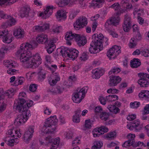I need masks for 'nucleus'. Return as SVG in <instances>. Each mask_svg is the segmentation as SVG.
Wrapping results in <instances>:
<instances>
[{
    "instance_id": "nucleus-1",
    "label": "nucleus",
    "mask_w": 149,
    "mask_h": 149,
    "mask_svg": "<svg viewBox=\"0 0 149 149\" xmlns=\"http://www.w3.org/2000/svg\"><path fill=\"white\" fill-rule=\"evenodd\" d=\"M20 53V61L23 63V66L25 68H31L34 65L38 66L41 63V58L38 54L32 56L30 52L26 51L22 52Z\"/></svg>"
},
{
    "instance_id": "nucleus-2",
    "label": "nucleus",
    "mask_w": 149,
    "mask_h": 149,
    "mask_svg": "<svg viewBox=\"0 0 149 149\" xmlns=\"http://www.w3.org/2000/svg\"><path fill=\"white\" fill-rule=\"evenodd\" d=\"M18 101L17 105L16 107V109L18 112L22 113L18 115L17 118L15 119L14 122V124L17 126H19L23 124L28 119L29 116L30 114V111L27 109L26 106L23 104L24 102Z\"/></svg>"
},
{
    "instance_id": "nucleus-3",
    "label": "nucleus",
    "mask_w": 149,
    "mask_h": 149,
    "mask_svg": "<svg viewBox=\"0 0 149 149\" xmlns=\"http://www.w3.org/2000/svg\"><path fill=\"white\" fill-rule=\"evenodd\" d=\"M65 38L67 40L66 43L69 45L71 44L70 40L73 38L74 39L79 47L84 46L87 42L86 38L85 36H81L79 34L75 33H72L71 31L67 33L65 36Z\"/></svg>"
},
{
    "instance_id": "nucleus-4",
    "label": "nucleus",
    "mask_w": 149,
    "mask_h": 149,
    "mask_svg": "<svg viewBox=\"0 0 149 149\" xmlns=\"http://www.w3.org/2000/svg\"><path fill=\"white\" fill-rule=\"evenodd\" d=\"M57 51L59 52L63 57L64 58L67 56L74 60L78 56L79 51L75 49H70L68 48L63 47L62 48H58Z\"/></svg>"
},
{
    "instance_id": "nucleus-5",
    "label": "nucleus",
    "mask_w": 149,
    "mask_h": 149,
    "mask_svg": "<svg viewBox=\"0 0 149 149\" xmlns=\"http://www.w3.org/2000/svg\"><path fill=\"white\" fill-rule=\"evenodd\" d=\"M58 120L56 119V116H51L49 118L47 119V121L45 122V124L43 127V128H47L49 127L48 129V132L52 133L56 129V124Z\"/></svg>"
},
{
    "instance_id": "nucleus-6",
    "label": "nucleus",
    "mask_w": 149,
    "mask_h": 149,
    "mask_svg": "<svg viewBox=\"0 0 149 149\" xmlns=\"http://www.w3.org/2000/svg\"><path fill=\"white\" fill-rule=\"evenodd\" d=\"M119 14L118 12L116 13V14L107 21L104 26L107 30H110L112 26H116L118 24L120 19Z\"/></svg>"
},
{
    "instance_id": "nucleus-7",
    "label": "nucleus",
    "mask_w": 149,
    "mask_h": 149,
    "mask_svg": "<svg viewBox=\"0 0 149 149\" xmlns=\"http://www.w3.org/2000/svg\"><path fill=\"white\" fill-rule=\"evenodd\" d=\"M88 89V87H85L80 89L79 92L74 93L73 94L74 96L72 98L73 101L76 103H80L84 97Z\"/></svg>"
},
{
    "instance_id": "nucleus-8",
    "label": "nucleus",
    "mask_w": 149,
    "mask_h": 149,
    "mask_svg": "<svg viewBox=\"0 0 149 149\" xmlns=\"http://www.w3.org/2000/svg\"><path fill=\"white\" fill-rule=\"evenodd\" d=\"M88 23L87 19L85 16H81L78 18L75 23L74 24V28L76 30L83 28L86 26Z\"/></svg>"
},
{
    "instance_id": "nucleus-9",
    "label": "nucleus",
    "mask_w": 149,
    "mask_h": 149,
    "mask_svg": "<svg viewBox=\"0 0 149 149\" xmlns=\"http://www.w3.org/2000/svg\"><path fill=\"white\" fill-rule=\"evenodd\" d=\"M120 47L114 45L110 49L107 53V56L110 60L114 59L121 52Z\"/></svg>"
},
{
    "instance_id": "nucleus-10",
    "label": "nucleus",
    "mask_w": 149,
    "mask_h": 149,
    "mask_svg": "<svg viewBox=\"0 0 149 149\" xmlns=\"http://www.w3.org/2000/svg\"><path fill=\"white\" fill-rule=\"evenodd\" d=\"M132 21L131 17L128 14H126L124 16V19L122 25L124 31L128 32L131 28Z\"/></svg>"
},
{
    "instance_id": "nucleus-11",
    "label": "nucleus",
    "mask_w": 149,
    "mask_h": 149,
    "mask_svg": "<svg viewBox=\"0 0 149 149\" xmlns=\"http://www.w3.org/2000/svg\"><path fill=\"white\" fill-rule=\"evenodd\" d=\"M92 40L90 44V47L89 48V51L91 54H95L100 51L101 50V48L102 47H99L98 44L96 43L95 41L96 40Z\"/></svg>"
},
{
    "instance_id": "nucleus-12",
    "label": "nucleus",
    "mask_w": 149,
    "mask_h": 149,
    "mask_svg": "<svg viewBox=\"0 0 149 149\" xmlns=\"http://www.w3.org/2000/svg\"><path fill=\"white\" fill-rule=\"evenodd\" d=\"M109 86H116L121 80V78L118 76L112 75L109 77Z\"/></svg>"
},
{
    "instance_id": "nucleus-13",
    "label": "nucleus",
    "mask_w": 149,
    "mask_h": 149,
    "mask_svg": "<svg viewBox=\"0 0 149 149\" xmlns=\"http://www.w3.org/2000/svg\"><path fill=\"white\" fill-rule=\"evenodd\" d=\"M53 7L48 6L44 12H42L40 13L39 16L42 17L43 19L48 18L51 15L52 13Z\"/></svg>"
},
{
    "instance_id": "nucleus-14",
    "label": "nucleus",
    "mask_w": 149,
    "mask_h": 149,
    "mask_svg": "<svg viewBox=\"0 0 149 149\" xmlns=\"http://www.w3.org/2000/svg\"><path fill=\"white\" fill-rule=\"evenodd\" d=\"M37 40L39 43L45 44L47 46V44L50 40H48L47 36L45 33H42L37 36Z\"/></svg>"
},
{
    "instance_id": "nucleus-15",
    "label": "nucleus",
    "mask_w": 149,
    "mask_h": 149,
    "mask_svg": "<svg viewBox=\"0 0 149 149\" xmlns=\"http://www.w3.org/2000/svg\"><path fill=\"white\" fill-rule=\"evenodd\" d=\"M34 132V128L29 127L28 130L24 134V141L27 143H28L29 141L32 137Z\"/></svg>"
},
{
    "instance_id": "nucleus-16",
    "label": "nucleus",
    "mask_w": 149,
    "mask_h": 149,
    "mask_svg": "<svg viewBox=\"0 0 149 149\" xmlns=\"http://www.w3.org/2000/svg\"><path fill=\"white\" fill-rule=\"evenodd\" d=\"M103 39L104 36L102 34L99 35L94 34L92 37V40H96V43L98 44L99 47H102V43H104V42H102V41Z\"/></svg>"
},
{
    "instance_id": "nucleus-17",
    "label": "nucleus",
    "mask_w": 149,
    "mask_h": 149,
    "mask_svg": "<svg viewBox=\"0 0 149 149\" xmlns=\"http://www.w3.org/2000/svg\"><path fill=\"white\" fill-rule=\"evenodd\" d=\"M8 34L7 30H4V31H0V38H2L3 39V41L5 43H9L12 41L11 38H9L7 35Z\"/></svg>"
},
{
    "instance_id": "nucleus-18",
    "label": "nucleus",
    "mask_w": 149,
    "mask_h": 149,
    "mask_svg": "<svg viewBox=\"0 0 149 149\" xmlns=\"http://www.w3.org/2000/svg\"><path fill=\"white\" fill-rule=\"evenodd\" d=\"M13 34L17 38L21 39L24 37V32L23 29L19 28L14 30Z\"/></svg>"
},
{
    "instance_id": "nucleus-19",
    "label": "nucleus",
    "mask_w": 149,
    "mask_h": 149,
    "mask_svg": "<svg viewBox=\"0 0 149 149\" xmlns=\"http://www.w3.org/2000/svg\"><path fill=\"white\" fill-rule=\"evenodd\" d=\"M46 141L48 142V143H52L51 145H54V146H55L57 148L58 146V145L59 141L58 139L56 140L53 139L52 137L50 136H48L45 139Z\"/></svg>"
},
{
    "instance_id": "nucleus-20",
    "label": "nucleus",
    "mask_w": 149,
    "mask_h": 149,
    "mask_svg": "<svg viewBox=\"0 0 149 149\" xmlns=\"http://www.w3.org/2000/svg\"><path fill=\"white\" fill-rule=\"evenodd\" d=\"M104 72V70L102 69H97L94 72L93 77L95 79H98L102 75Z\"/></svg>"
},
{
    "instance_id": "nucleus-21",
    "label": "nucleus",
    "mask_w": 149,
    "mask_h": 149,
    "mask_svg": "<svg viewBox=\"0 0 149 149\" xmlns=\"http://www.w3.org/2000/svg\"><path fill=\"white\" fill-rule=\"evenodd\" d=\"M4 94L5 95L8 97H9L10 95H13V92L11 91L8 90L5 93L3 89H0V103H2L4 102L2 98H1V97Z\"/></svg>"
},
{
    "instance_id": "nucleus-22",
    "label": "nucleus",
    "mask_w": 149,
    "mask_h": 149,
    "mask_svg": "<svg viewBox=\"0 0 149 149\" xmlns=\"http://www.w3.org/2000/svg\"><path fill=\"white\" fill-rule=\"evenodd\" d=\"M54 42L53 40H50L49 43L47 44L48 45L46 46L47 51L49 54L51 53L54 50Z\"/></svg>"
},
{
    "instance_id": "nucleus-23",
    "label": "nucleus",
    "mask_w": 149,
    "mask_h": 149,
    "mask_svg": "<svg viewBox=\"0 0 149 149\" xmlns=\"http://www.w3.org/2000/svg\"><path fill=\"white\" fill-rule=\"evenodd\" d=\"M56 15L59 21H60L62 19H65L66 18V14L63 10L58 11Z\"/></svg>"
},
{
    "instance_id": "nucleus-24",
    "label": "nucleus",
    "mask_w": 149,
    "mask_h": 149,
    "mask_svg": "<svg viewBox=\"0 0 149 149\" xmlns=\"http://www.w3.org/2000/svg\"><path fill=\"white\" fill-rule=\"evenodd\" d=\"M131 66L133 68H137L141 64L140 60L138 58H134L130 62Z\"/></svg>"
},
{
    "instance_id": "nucleus-25",
    "label": "nucleus",
    "mask_w": 149,
    "mask_h": 149,
    "mask_svg": "<svg viewBox=\"0 0 149 149\" xmlns=\"http://www.w3.org/2000/svg\"><path fill=\"white\" fill-rule=\"evenodd\" d=\"M29 8L26 7L23 8L20 11V16L22 17H27L28 16Z\"/></svg>"
},
{
    "instance_id": "nucleus-26",
    "label": "nucleus",
    "mask_w": 149,
    "mask_h": 149,
    "mask_svg": "<svg viewBox=\"0 0 149 149\" xmlns=\"http://www.w3.org/2000/svg\"><path fill=\"white\" fill-rule=\"evenodd\" d=\"M138 83L141 87H147L149 85V82L146 79H140L138 80Z\"/></svg>"
},
{
    "instance_id": "nucleus-27",
    "label": "nucleus",
    "mask_w": 149,
    "mask_h": 149,
    "mask_svg": "<svg viewBox=\"0 0 149 149\" xmlns=\"http://www.w3.org/2000/svg\"><path fill=\"white\" fill-rule=\"evenodd\" d=\"M103 143L101 141H95L94 143V145L92 146L91 149H101Z\"/></svg>"
},
{
    "instance_id": "nucleus-28",
    "label": "nucleus",
    "mask_w": 149,
    "mask_h": 149,
    "mask_svg": "<svg viewBox=\"0 0 149 149\" xmlns=\"http://www.w3.org/2000/svg\"><path fill=\"white\" fill-rule=\"evenodd\" d=\"M118 96L115 95H109V96H106L107 101L109 102L114 101L118 100Z\"/></svg>"
},
{
    "instance_id": "nucleus-29",
    "label": "nucleus",
    "mask_w": 149,
    "mask_h": 149,
    "mask_svg": "<svg viewBox=\"0 0 149 149\" xmlns=\"http://www.w3.org/2000/svg\"><path fill=\"white\" fill-rule=\"evenodd\" d=\"M128 0H122L121 2V4L123 7L127 9H131L132 8V6L131 4H130L128 3Z\"/></svg>"
},
{
    "instance_id": "nucleus-30",
    "label": "nucleus",
    "mask_w": 149,
    "mask_h": 149,
    "mask_svg": "<svg viewBox=\"0 0 149 149\" xmlns=\"http://www.w3.org/2000/svg\"><path fill=\"white\" fill-rule=\"evenodd\" d=\"M116 133L115 131L111 132L107 134L106 138L109 140L113 139L116 136Z\"/></svg>"
},
{
    "instance_id": "nucleus-31",
    "label": "nucleus",
    "mask_w": 149,
    "mask_h": 149,
    "mask_svg": "<svg viewBox=\"0 0 149 149\" xmlns=\"http://www.w3.org/2000/svg\"><path fill=\"white\" fill-rule=\"evenodd\" d=\"M95 130H97L99 132L101 135L103 134L105 132H107L108 130L107 127H104V126H102L97 129L95 128Z\"/></svg>"
},
{
    "instance_id": "nucleus-32",
    "label": "nucleus",
    "mask_w": 149,
    "mask_h": 149,
    "mask_svg": "<svg viewBox=\"0 0 149 149\" xmlns=\"http://www.w3.org/2000/svg\"><path fill=\"white\" fill-rule=\"evenodd\" d=\"M60 80V78L58 75H56L54 79L49 81V84L51 86H54L57 82Z\"/></svg>"
},
{
    "instance_id": "nucleus-33",
    "label": "nucleus",
    "mask_w": 149,
    "mask_h": 149,
    "mask_svg": "<svg viewBox=\"0 0 149 149\" xmlns=\"http://www.w3.org/2000/svg\"><path fill=\"white\" fill-rule=\"evenodd\" d=\"M135 136V134H129L127 136V137L129 139V141L132 144L134 145L135 142L134 140V138Z\"/></svg>"
},
{
    "instance_id": "nucleus-34",
    "label": "nucleus",
    "mask_w": 149,
    "mask_h": 149,
    "mask_svg": "<svg viewBox=\"0 0 149 149\" xmlns=\"http://www.w3.org/2000/svg\"><path fill=\"white\" fill-rule=\"evenodd\" d=\"M8 22L9 25V26H11L14 25L16 23V20L11 16H9L8 17Z\"/></svg>"
},
{
    "instance_id": "nucleus-35",
    "label": "nucleus",
    "mask_w": 149,
    "mask_h": 149,
    "mask_svg": "<svg viewBox=\"0 0 149 149\" xmlns=\"http://www.w3.org/2000/svg\"><path fill=\"white\" fill-rule=\"evenodd\" d=\"M109 116L108 114L106 112H102L100 116V118L102 120H106Z\"/></svg>"
},
{
    "instance_id": "nucleus-36",
    "label": "nucleus",
    "mask_w": 149,
    "mask_h": 149,
    "mask_svg": "<svg viewBox=\"0 0 149 149\" xmlns=\"http://www.w3.org/2000/svg\"><path fill=\"white\" fill-rule=\"evenodd\" d=\"M22 102L24 104L25 106H26V107L27 108V109H28L30 107H31L33 104V102L32 101L30 100L29 102H26L25 100H22Z\"/></svg>"
},
{
    "instance_id": "nucleus-37",
    "label": "nucleus",
    "mask_w": 149,
    "mask_h": 149,
    "mask_svg": "<svg viewBox=\"0 0 149 149\" xmlns=\"http://www.w3.org/2000/svg\"><path fill=\"white\" fill-rule=\"evenodd\" d=\"M121 70L120 68H114L111 69L109 72V74H111L112 73L114 74H117L120 72Z\"/></svg>"
},
{
    "instance_id": "nucleus-38",
    "label": "nucleus",
    "mask_w": 149,
    "mask_h": 149,
    "mask_svg": "<svg viewBox=\"0 0 149 149\" xmlns=\"http://www.w3.org/2000/svg\"><path fill=\"white\" fill-rule=\"evenodd\" d=\"M136 44L135 38H132L129 44V46L130 48H133L136 46Z\"/></svg>"
},
{
    "instance_id": "nucleus-39",
    "label": "nucleus",
    "mask_w": 149,
    "mask_h": 149,
    "mask_svg": "<svg viewBox=\"0 0 149 149\" xmlns=\"http://www.w3.org/2000/svg\"><path fill=\"white\" fill-rule=\"evenodd\" d=\"M91 127V123L90 121V120H86L84 130H85L87 129H90Z\"/></svg>"
},
{
    "instance_id": "nucleus-40",
    "label": "nucleus",
    "mask_w": 149,
    "mask_h": 149,
    "mask_svg": "<svg viewBox=\"0 0 149 149\" xmlns=\"http://www.w3.org/2000/svg\"><path fill=\"white\" fill-rule=\"evenodd\" d=\"M38 86L37 84H31L29 87V90L32 92L36 91L37 89V87Z\"/></svg>"
},
{
    "instance_id": "nucleus-41",
    "label": "nucleus",
    "mask_w": 149,
    "mask_h": 149,
    "mask_svg": "<svg viewBox=\"0 0 149 149\" xmlns=\"http://www.w3.org/2000/svg\"><path fill=\"white\" fill-rule=\"evenodd\" d=\"M13 62L12 60H7L5 64V65L7 67L9 68L13 67L15 65L13 63Z\"/></svg>"
},
{
    "instance_id": "nucleus-42",
    "label": "nucleus",
    "mask_w": 149,
    "mask_h": 149,
    "mask_svg": "<svg viewBox=\"0 0 149 149\" xmlns=\"http://www.w3.org/2000/svg\"><path fill=\"white\" fill-rule=\"evenodd\" d=\"M140 105V102H131L130 106L131 108H137Z\"/></svg>"
},
{
    "instance_id": "nucleus-43",
    "label": "nucleus",
    "mask_w": 149,
    "mask_h": 149,
    "mask_svg": "<svg viewBox=\"0 0 149 149\" xmlns=\"http://www.w3.org/2000/svg\"><path fill=\"white\" fill-rule=\"evenodd\" d=\"M65 138L67 139H71L73 136V133L71 131L66 132L64 134Z\"/></svg>"
},
{
    "instance_id": "nucleus-44",
    "label": "nucleus",
    "mask_w": 149,
    "mask_h": 149,
    "mask_svg": "<svg viewBox=\"0 0 149 149\" xmlns=\"http://www.w3.org/2000/svg\"><path fill=\"white\" fill-rule=\"evenodd\" d=\"M114 9L115 10H118L120 8V6L118 3H115L111 6L110 7Z\"/></svg>"
},
{
    "instance_id": "nucleus-45",
    "label": "nucleus",
    "mask_w": 149,
    "mask_h": 149,
    "mask_svg": "<svg viewBox=\"0 0 149 149\" xmlns=\"http://www.w3.org/2000/svg\"><path fill=\"white\" fill-rule=\"evenodd\" d=\"M63 90L64 88L62 87L57 86L55 90V92L57 93L58 94H60L63 92Z\"/></svg>"
},
{
    "instance_id": "nucleus-46",
    "label": "nucleus",
    "mask_w": 149,
    "mask_h": 149,
    "mask_svg": "<svg viewBox=\"0 0 149 149\" xmlns=\"http://www.w3.org/2000/svg\"><path fill=\"white\" fill-rule=\"evenodd\" d=\"M61 28V26H54L53 27L52 31L55 33H59Z\"/></svg>"
},
{
    "instance_id": "nucleus-47",
    "label": "nucleus",
    "mask_w": 149,
    "mask_h": 149,
    "mask_svg": "<svg viewBox=\"0 0 149 149\" xmlns=\"http://www.w3.org/2000/svg\"><path fill=\"white\" fill-rule=\"evenodd\" d=\"M22 46L20 47V49L18 50L17 52V53L18 54H20L22 52H23L24 51L25 52V51H26L25 50L26 48V43H23L22 45Z\"/></svg>"
},
{
    "instance_id": "nucleus-48",
    "label": "nucleus",
    "mask_w": 149,
    "mask_h": 149,
    "mask_svg": "<svg viewBox=\"0 0 149 149\" xmlns=\"http://www.w3.org/2000/svg\"><path fill=\"white\" fill-rule=\"evenodd\" d=\"M45 74L43 73L40 72L38 74V79L39 81H42L45 78Z\"/></svg>"
},
{
    "instance_id": "nucleus-49",
    "label": "nucleus",
    "mask_w": 149,
    "mask_h": 149,
    "mask_svg": "<svg viewBox=\"0 0 149 149\" xmlns=\"http://www.w3.org/2000/svg\"><path fill=\"white\" fill-rule=\"evenodd\" d=\"M141 54L145 57L149 56V50L147 49H144L141 51Z\"/></svg>"
},
{
    "instance_id": "nucleus-50",
    "label": "nucleus",
    "mask_w": 149,
    "mask_h": 149,
    "mask_svg": "<svg viewBox=\"0 0 149 149\" xmlns=\"http://www.w3.org/2000/svg\"><path fill=\"white\" fill-rule=\"evenodd\" d=\"M118 90L116 89L110 88L108 89L107 92L109 93H111L112 94L117 93H118Z\"/></svg>"
},
{
    "instance_id": "nucleus-51",
    "label": "nucleus",
    "mask_w": 149,
    "mask_h": 149,
    "mask_svg": "<svg viewBox=\"0 0 149 149\" xmlns=\"http://www.w3.org/2000/svg\"><path fill=\"white\" fill-rule=\"evenodd\" d=\"M80 60L81 61H85L88 59L87 54L85 53H83L80 57Z\"/></svg>"
},
{
    "instance_id": "nucleus-52",
    "label": "nucleus",
    "mask_w": 149,
    "mask_h": 149,
    "mask_svg": "<svg viewBox=\"0 0 149 149\" xmlns=\"http://www.w3.org/2000/svg\"><path fill=\"white\" fill-rule=\"evenodd\" d=\"M66 1V5H68L69 6L73 5L75 3V1L74 0H65Z\"/></svg>"
},
{
    "instance_id": "nucleus-53",
    "label": "nucleus",
    "mask_w": 149,
    "mask_h": 149,
    "mask_svg": "<svg viewBox=\"0 0 149 149\" xmlns=\"http://www.w3.org/2000/svg\"><path fill=\"white\" fill-rule=\"evenodd\" d=\"M26 96V94L25 93H20L19 95L18 99L19 100L18 101H20L21 100H24V99L22 97H25Z\"/></svg>"
},
{
    "instance_id": "nucleus-54",
    "label": "nucleus",
    "mask_w": 149,
    "mask_h": 149,
    "mask_svg": "<svg viewBox=\"0 0 149 149\" xmlns=\"http://www.w3.org/2000/svg\"><path fill=\"white\" fill-rule=\"evenodd\" d=\"M133 125L136 130H139L140 129H137L136 128L139 127L140 125V122L136 120H134L132 123Z\"/></svg>"
},
{
    "instance_id": "nucleus-55",
    "label": "nucleus",
    "mask_w": 149,
    "mask_h": 149,
    "mask_svg": "<svg viewBox=\"0 0 149 149\" xmlns=\"http://www.w3.org/2000/svg\"><path fill=\"white\" fill-rule=\"evenodd\" d=\"M143 114L149 113V104L146 105L144 108Z\"/></svg>"
},
{
    "instance_id": "nucleus-56",
    "label": "nucleus",
    "mask_w": 149,
    "mask_h": 149,
    "mask_svg": "<svg viewBox=\"0 0 149 149\" xmlns=\"http://www.w3.org/2000/svg\"><path fill=\"white\" fill-rule=\"evenodd\" d=\"M99 100L100 103L103 105H105L106 104V102H107L106 99L103 97H100L99 98Z\"/></svg>"
},
{
    "instance_id": "nucleus-57",
    "label": "nucleus",
    "mask_w": 149,
    "mask_h": 149,
    "mask_svg": "<svg viewBox=\"0 0 149 149\" xmlns=\"http://www.w3.org/2000/svg\"><path fill=\"white\" fill-rule=\"evenodd\" d=\"M9 16L6 15L3 11H0V17L2 18L8 19Z\"/></svg>"
},
{
    "instance_id": "nucleus-58",
    "label": "nucleus",
    "mask_w": 149,
    "mask_h": 149,
    "mask_svg": "<svg viewBox=\"0 0 149 149\" xmlns=\"http://www.w3.org/2000/svg\"><path fill=\"white\" fill-rule=\"evenodd\" d=\"M102 110V108L100 106L95 107V112L96 113L101 112Z\"/></svg>"
},
{
    "instance_id": "nucleus-59",
    "label": "nucleus",
    "mask_w": 149,
    "mask_h": 149,
    "mask_svg": "<svg viewBox=\"0 0 149 149\" xmlns=\"http://www.w3.org/2000/svg\"><path fill=\"white\" fill-rule=\"evenodd\" d=\"M136 117V116L135 114H132L128 116L127 117V119L129 120H132L134 119Z\"/></svg>"
},
{
    "instance_id": "nucleus-60",
    "label": "nucleus",
    "mask_w": 149,
    "mask_h": 149,
    "mask_svg": "<svg viewBox=\"0 0 149 149\" xmlns=\"http://www.w3.org/2000/svg\"><path fill=\"white\" fill-rule=\"evenodd\" d=\"M138 6L137 5H133L132 6V8H133L134 9V12H133V14L134 15L135 14V12H137L139 11L140 10V8H138Z\"/></svg>"
},
{
    "instance_id": "nucleus-61",
    "label": "nucleus",
    "mask_w": 149,
    "mask_h": 149,
    "mask_svg": "<svg viewBox=\"0 0 149 149\" xmlns=\"http://www.w3.org/2000/svg\"><path fill=\"white\" fill-rule=\"evenodd\" d=\"M138 76L140 78V79H146V73H140L138 74Z\"/></svg>"
},
{
    "instance_id": "nucleus-62",
    "label": "nucleus",
    "mask_w": 149,
    "mask_h": 149,
    "mask_svg": "<svg viewBox=\"0 0 149 149\" xmlns=\"http://www.w3.org/2000/svg\"><path fill=\"white\" fill-rule=\"evenodd\" d=\"M93 135L95 137H99L100 135H101L99 132L97 130H95V129L93 131Z\"/></svg>"
},
{
    "instance_id": "nucleus-63",
    "label": "nucleus",
    "mask_w": 149,
    "mask_h": 149,
    "mask_svg": "<svg viewBox=\"0 0 149 149\" xmlns=\"http://www.w3.org/2000/svg\"><path fill=\"white\" fill-rule=\"evenodd\" d=\"M6 107V105L5 104L3 103H0V112H2L4 111Z\"/></svg>"
},
{
    "instance_id": "nucleus-64",
    "label": "nucleus",
    "mask_w": 149,
    "mask_h": 149,
    "mask_svg": "<svg viewBox=\"0 0 149 149\" xmlns=\"http://www.w3.org/2000/svg\"><path fill=\"white\" fill-rule=\"evenodd\" d=\"M73 121L75 123H79L80 121V118L74 115L73 116Z\"/></svg>"
}]
</instances>
